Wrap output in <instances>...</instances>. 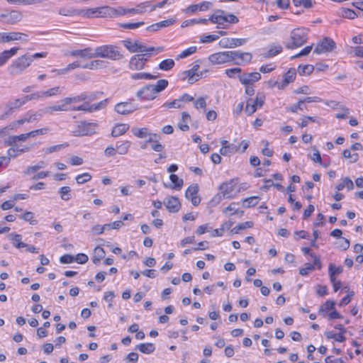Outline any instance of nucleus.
Instances as JSON below:
<instances>
[{
	"label": "nucleus",
	"mask_w": 363,
	"mask_h": 363,
	"mask_svg": "<svg viewBox=\"0 0 363 363\" xmlns=\"http://www.w3.org/2000/svg\"><path fill=\"white\" fill-rule=\"evenodd\" d=\"M79 10H75L72 8L69 7H63L60 8L58 11V13L62 16H79Z\"/></svg>",
	"instance_id": "obj_44"
},
{
	"label": "nucleus",
	"mask_w": 363,
	"mask_h": 363,
	"mask_svg": "<svg viewBox=\"0 0 363 363\" xmlns=\"http://www.w3.org/2000/svg\"><path fill=\"white\" fill-rule=\"evenodd\" d=\"M189 120L190 115L186 112H183L182 113V121H180L178 124L179 129L182 131H187L189 129V127L187 124V122Z\"/></svg>",
	"instance_id": "obj_39"
},
{
	"label": "nucleus",
	"mask_w": 363,
	"mask_h": 363,
	"mask_svg": "<svg viewBox=\"0 0 363 363\" xmlns=\"http://www.w3.org/2000/svg\"><path fill=\"white\" fill-rule=\"evenodd\" d=\"M235 184L234 180H231L220 186V194L224 199H232L236 195Z\"/></svg>",
	"instance_id": "obj_14"
},
{
	"label": "nucleus",
	"mask_w": 363,
	"mask_h": 363,
	"mask_svg": "<svg viewBox=\"0 0 363 363\" xmlns=\"http://www.w3.org/2000/svg\"><path fill=\"white\" fill-rule=\"evenodd\" d=\"M23 104H25V102L23 99H18L13 101L7 103L5 108V112L0 118L4 119L6 116L12 113L15 109L19 108Z\"/></svg>",
	"instance_id": "obj_20"
},
{
	"label": "nucleus",
	"mask_w": 363,
	"mask_h": 363,
	"mask_svg": "<svg viewBox=\"0 0 363 363\" xmlns=\"http://www.w3.org/2000/svg\"><path fill=\"white\" fill-rule=\"evenodd\" d=\"M258 203V197L252 196L242 200V206L245 208H250Z\"/></svg>",
	"instance_id": "obj_55"
},
{
	"label": "nucleus",
	"mask_w": 363,
	"mask_h": 363,
	"mask_svg": "<svg viewBox=\"0 0 363 363\" xmlns=\"http://www.w3.org/2000/svg\"><path fill=\"white\" fill-rule=\"evenodd\" d=\"M168 81L167 79H160L155 84H152L153 86L154 91L156 94L163 91L168 86Z\"/></svg>",
	"instance_id": "obj_45"
},
{
	"label": "nucleus",
	"mask_w": 363,
	"mask_h": 363,
	"mask_svg": "<svg viewBox=\"0 0 363 363\" xmlns=\"http://www.w3.org/2000/svg\"><path fill=\"white\" fill-rule=\"evenodd\" d=\"M30 65L31 57H29V55L25 54L13 60L7 70L10 75L16 77L22 74Z\"/></svg>",
	"instance_id": "obj_1"
},
{
	"label": "nucleus",
	"mask_w": 363,
	"mask_h": 363,
	"mask_svg": "<svg viewBox=\"0 0 363 363\" xmlns=\"http://www.w3.org/2000/svg\"><path fill=\"white\" fill-rule=\"evenodd\" d=\"M104 57L112 60H118L123 58L117 47L111 45H106L97 47L94 50V57Z\"/></svg>",
	"instance_id": "obj_2"
},
{
	"label": "nucleus",
	"mask_w": 363,
	"mask_h": 363,
	"mask_svg": "<svg viewBox=\"0 0 363 363\" xmlns=\"http://www.w3.org/2000/svg\"><path fill=\"white\" fill-rule=\"evenodd\" d=\"M91 101V98L89 97L86 94H82L78 96H75L73 97H66L61 100L62 104L57 105V106H60L63 108V110H60V111H67L69 108H67V105L71 104L72 103H77L82 101Z\"/></svg>",
	"instance_id": "obj_13"
},
{
	"label": "nucleus",
	"mask_w": 363,
	"mask_h": 363,
	"mask_svg": "<svg viewBox=\"0 0 363 363\" xmlns=\"http://www.w3.org/2000/svg\"><path fill=\"white\" fill-rule=\"evenodd\" d=\"M62 89H63L60 86H55V87L49 89L47 91H42L43 97L45 98V97H50V96H56L57 94H61V92L62 91Z\"/></svg>",
	"instance_id": "obj_47"
},
{
	"label": "nucleus",
	"mask_w": 363,
	"mask_h": 363,
	"mask_svg": "<svg viewBox=\"0 0 363 363\" xmlns=\"http://www.w3.org/2000/svg\"><path fill=\"white\" fill-rule=\"evenodd\" d=\"M335 305V302L334 301L328 300L320 306L319 313H323L324 312L333 310L334 309Z\"/></svg>",
	"instance_id": "obj_58"
},
{
	"label": "nucleus",
	"mask_w": 363,
	"mask_h": 363,
	"mask_svg": "<svg viewBox=\"0 0 363 363\" xmlns=\"http://www.w3.org/2000/svg\"><path fill=\"white\" fill-rule=\"evenodd\" d=\"M129 129V125L121 123L114 126L112 130L111 135L113 138L119 137L125 133Z\"/></svg>",
	"instance_id": "obj_32"
},
{
	"label": "nucleus",
	"mask_w": 363,
	"mask_h": 363,
	"mask_svg": "<svg viewBox=\"0 0 363 363\" xmlns=\"http://www.w3.org/2000/svg\"><path fill=\"white\" fill-rule=\"evenodd\" d=\"M335 41L330 38H324L323 40L318 43L314 49V52L316 54H322L325 52H331L335 48Z\"/></svg>",
	"instance_id": "obj_9"
},
{
	"label": "nucleus",
	"mask_w": 363,
	"mask_h": 363,
	"mask_svg": "<svg viewBox=\"0 0 363 363\" xmlns=\"http://www.w3.org/2000/svg\"><path fill=\"white\" fill-rule=\"evenodd\" d=\"M99 18H114L116 11L114 8L108 6L99 7Z\"/></svg>",
	"instance_id": "obj_34"
},
{
	"label": "nucleus",
	"mask_w": 363,
	"mask_h": 363,
	"mask_svg": "<svg viewBox=\"0 0 363 363\" xmlns=\"http://www.w3.org/2000/svg\"><path fill=\"white\" fill-rule=\"evenodd\" d=\"M78 13L84 18H99V7L81 9Z\"/></svg>",
	"instance_id": "obj_30"
},
{
	"label": "nucleus",
	"mask_w": 363,
	"mask_h": 363,
	"mask_svg": "<svg viewBox=\"0 0 363 363\" xmlns=\"http://www.w3.org/2000/svg\"><path fill=\"white\" fill-rule=\"evenodd\" d=\"M212 6V3L210 1H203L198 4H193L190 5L189 7H187L185 10L186 12H191L195 13L198 10L200 11H204L208 9H209Z\"/></svg>",
	"instance_id": "obj_26"
},
{
	"label": "nucleus",
	"mask_w": 363,
	"mask_h": 363,
	"mask_svg": "<svg viewBox=\"0 0 363 363\" xmlns=\"http://www.w3.org/2000/svg\"><path fill=\"white\" fill-rule=\"evenodd\" d=\"M314 70V67L311 65H299L298 72L300 75H309Z\"/></svg>",
	"instance_id": "obj_52"
},
{
	"label": "nucleus",
	"mask_w": 363,
	"mask_h": 363,
	"mask_svg": "<svg viewBox=\"0 0 363 363\" xmlns=\"http://www.w3.org/2000/svg\"><path fill=\"white\" fill-rule=\"evenodd\" d=\"M325 335L328 339H334L337 342H342L345 340V337L342 333H334L332 331H326Z\"/></svg>",
	"instance_id": "obj_48"
},
{
	"label": "nucleus",
	"mask_w": 363,
	"mask_h": 363,
	"mask_svg": "<svg viewBox=\"0 0 363 363\" xmlns=\"http://www.w3.org/2000/svg\"><path fill=\"white\" fill-rule=\"evenodd\" d=\"M240 82L245 85H250L261 79V74L259 72H251L238 75Z\"/></svg>",
	"instance_id": "obj_19"
},
{
	"label": "nucleus",
	"mask_w": 363,
	"mask_h": 363,
	"mask_svg": "<svg viewBox=\"0 0 363 363\" xmlns=\"http://www.w3.org/2000/svg\"><path fill=\"white\" fill-rule=\"evenodd\" d=\"M283 82L279 84L275 82L278 85L279 89H284L289 84L293 82L296 78V70L295 69H289L283 76Z\"/></svg>",
	"instance_id": "obj_22"
},
{
	"label": "nucleus",
	"mask_w": 363,
	"mask_h": 363,
	"mask_svg": "<svg viewBox=\"0 0 363 363\" xmlns=\"http://www.w3.org/2000/svg\"><path fill=\"white\" fill-rule=\"evenodd\" d=\"M70 191L71 188L69 186L61 187L59 190L61 199L64 201H69L71 199Z\"/></svg>",
	"instance_id": "obj_56"
},
{
	"label": "nucleus",
	"mask_w": 363,
	"mask_h": 363,
	"mask_svg": "<svg viewBox=\"0 0 363 363\" xmlns=\"http://www.w3.org/2000/svg\"><path fill=\"white\" fill-rule=\"evenodd\" d=\"M43 92L42 91H36L35 93H33L31 94H29V95H26L25 96L23 99L25 102V104L28 101H31V100H39L40 99H43Z\"/></svg>",
	"instance_id": "obj_61"
},
{
	"label": "nucleus",
	"mask_w": 363,
	"mask_h": 363,
	"mask_svg": "<svg viewBox=\"0 0 363 363\" xmlns=\"http://www.w3.org/2000/svg\"><path fill=\"white\" fill-rule=\"evenodd\" d=\"M138 98L142 100H152L156 98L157 94L152 84H148L140 89L136 94Z\"/></svg>",
	"instance_id": "obj_16"
},
{
	"label": "nucleus",
	"mask_w": 363,
	"mask_h": 363,
	"mask_svg": "<svg viewBox=\"0 0 363 363\" xmlns=\"http://www.w3.org/2000/svg\"><path fill=\"white\" fill-rule=\"evenodd\" d=\"M138 109V107L132 103V100L118 103L114 111L121 115H128Z\"/></svg>",
	"instance_id": "obj_12"
},
{
	"label": "nucleus",
	"mask_w": 363,
	"mask_h": 363,
	"mask_svg": "<svg viewBox=\"0 0 363 363\" xmlns=\"http://www.w3.org/2000/svg\"><path fill=\"white\" fill-rule=\"evenodd\" d=\"M46 164L44 161L39 162L36 165L30 166L27 168V169L25 171V174H30L33 172H35L38 171V169L41 168H44L45 167Z\"/></svg>",
	"instance_id": "obj_59"
},
{
	"label": "nucleus",
	"mask_w": 363,
	"mask_h": 363,
	"mask_svg": "<svg viewBox=\"0 0 363 363\" xmlns=\"http://www.w3.org/2000/svg\"><path fill=\"white\" fill-rule=\"evenodd\" d=\"M242 72V69L240 67H234L230 69H227L225 71V74L230 77V78H235L237 75H240V72Z\"/></svg>",
	"instance_id": "obj_63"
},
{
	"label": "nucleus",
	"mask_w": 363,
	"mask_h": 363,
	"mask_svg": "<svg viewBox=\"0 0 363 363\" xmlns=\"http://www.w3.org/2000/svg\"><path fill=\"white\" fill-rule=\"evenodd\" d=\"M174 65H175L174 61L172 59H167V60H162L160 63L159 68L161 70L169 71L173 68Z\"/></svg>",
	"instance_id": "obj_49"
},
{
	"label": "nucleus",
	"mask_w": 363,
	"mask_h": 363,
	"mask_svg": "<svg viewBox=\"0 0 363 363\" xmlns=\"http://www.w3.org/2000/svg\"><path fill=\"white\" fill-rule=\"evenodd\" d=\"M13 40L26 42L28 35L20 32L0 33V43H9Z\"/></svg>",
	"instance_id": "obj_11"
},
{
	"label": "nucleus",
	"mask_w": 363,
	"mask_h": 363,
	"mask_svg": "<svg viewBox=\"0 0 363 363\" xmlns=\"http://www.w3.org/2000/svg\"><path fill=\"white\" fill-rule=\"evenodd\" d=\"M97 126L98 124L96 123L82 121L77 125L75 130L72 131V135L76 137L91 135L96 133Z\"/></svg>",
	"instance_id": "obj_5"
},
{
	"label": "nucleus",
	"mask_w": 363,
	"mask_h": 363,
	"mask_svg": "<svg viewBox=\"0 0 363 363\" xmlns=\"http://www.w3.org/2000/svg\"><path fill=\"white\" fill-rule=\"evenodd\" d=\"M145 66V60L138 54L133 55L129 61V68L131 70H141Z\"/></svg>",
	"instance_id": "obj_21"
},
{
	"label": "nucleus",
	"mask_w": 363,
	"mask_h": 363,
	"mask_svg": "<svg viewBox=\"0 0 363 363\" xmlns=\"http://www.w3.org/2000/svg\"><path fill=\"white\" fill-rule=\"evenodd\" d=\"M198 192L199 185L193 184L188 187L185 193V197L191 200L194 206H198L201 202V199L198 196Z\"/></svg>",
	"instance_id": "obj_17"
},
{
	"label": "nucleus",
	"mask_w": 363,
	"mask_h": 363,
	"mask_svg": "<svg viewBox=\"0 0 363 363\" xmlns=\"http://www.w3.org/2000/svg\"><path fill=\"white\" fill-rule=\"evenodd\" d=\"M157 78V76L152 75L150 73H145V72H140V73H135L131 75V79L133 80H138V79H155Z\"/></svg>",
	"instance_id": "obj_42"
},
{
	"label": "nucleus",
	"mask_w": 363,
	"mask_h": 363,
	"mask_svg": "<svg viewBox=\"0 0 363 363\" xmlns=\"http://www.w3.org/2000/svg\"><path fill=\"white\" fill-rule=\"evenodd\" d=\"M339 14L340 16L349 19H354L358 16V15L353 10L346 8L342 9Z\"/></svg>",
	"instance_id": "obj_50"
},
{
	"label": "nucleus",
	"mask_w": 363,
	"mask_h": 363,
	"mask_svg": "<svg viewBox=\"0 0 363 363\" xmlns=\"http://www.w3.org/2000/svg\"><path fill=\"white\" fill-rule=\"evenodd\" d=\"M252 226H253L252 222L247 221V222L237 225L235 227H234L231 230V233L233 234H238L240 230L252 228Z\"/></svg>",
	"instance_id": "obj_51"
},
{
	"label": "nucleus",
	"mask_w": 363,
	"mask_h": 363,
	"mask_svg": "<svg viewBox=\"0 0 363 363\" xmlns=\"http://www.w3.org/2000/svg\"><path fill=\"white\" fill-rule=\"evenodd\" d=\"M345 187H347L348 190H352L354 189L353 182L348 177H345L342 179V182L337 184L335 189L337 191L342 190Z\"/></svg>",
	"instance_id": "obj_40"
},
{
	"label": "nucleus",
	"mask_w": 363,
	"mask_h": 363,
	"mask_svg": "<svg viewBox=\"0 0 363 363\" xmlns=\"http://www.w3.org/2000/svg\"><path fill=\"white\" fill-rule=\"evenodd\" d=\"M230 62L233 61L235 65H240L250 62L252 56L250 52H242L240 51H230Z\"/></svg>",
	"instance_id": "obj_10"
},
{
	"label": "nucleus",
	"mask_w": 363,
	"mask_h": 363,
	"mask_svg": "<svg viewBox=\"0 0 363 363\" xmlns=\"http://www.w3.org/2000/svg\"><path fill=\"white\" fill-rule=\"evenodd\" d=\"M264 103V96L263 95L257 94L255 99H249L247 101L245 107V112L247 115L253 114L257 108H261Z\"/></svg>",
	"instance_id": "obj_8"
},
{
	"label": "nucleus",
	"mask_w": 363,
	"mask_h": 363,
	"mask_svg": "<svg viewBox=\"0 0 363 363\" xmlns=\"http://www.w3.org/2000/svg\"><path fill=\"white\" fill-rule=\"evenodd\" d=\"M32 147H33L32 145L30 146H26L23 148H21V149H18V148L16 149L13 147H11L8 150L7 154L10 158L16 157L21 153H24V152L30 151Z\"/></svg>",
	"instance_id": "obj_36"
},
{
	"label": "nucleus",
	"mask_w": 363,
	"mask_h": 363,
	"mask_svg": "<svg viewBox=\"0 0 363 363\" xmlns=\"http://www.w3.org/2000/svg\"><path fill=\"white\" fill-rule=\"evenodd\" d=\"M123 45L130 52H143L145 51H156V53H160L164 50L163 47H147L143 45L141 42L135 40L132 42L130 40H123Z\"/></svg>",
	"instance_id": "obj_4"
},
{
	"label": "nucleus",
	"mask_w": 363,
	"mask_h": 363,
	"mask_svg": "<svg viewBox=\"0 0 363 363\" xmlns=\"http://www.w3.org/2000/svg\"><path fill=\"white\" fill-rule=\"evenodd\" d=\"M291 41L286 44L287 49H294L303 45L307 41V30L305 28H296L291 32Z\"/></svg>",
	"instance_id": "obj_3"
},
{
	"label": "nucleus",
	"mask_w": 363,
	"mask_h": 363,
	"mask_svg": "<svg viewBox=\"0 0 363 363\" xmlns=\"http://www.w3.org/2000/svg\"><path fill=\"white\" fill-rule=\"evenodd\" d=\"M208 60L213 65H220L230 62V51L213 53L208 57Z\"/></svg>",
	"instance_id": "obj_15"
},
{
	"label": "nucleus",
	"mask_w": 363,
	"mask_h": 363,
	"mask_svg": "<svg viewBox=\"0 0 363 363\" xmlns=\"http://www.w3.org/2000/svg\"><path fill=\"white\" fill-rule=\"evenodd\" d=\"M342 155L346 159H350V162H356L359 159V155L357 153L352 154L350 150H345Z\"/></svg>",
	"instance_id": "obj_60"
},
{
	"label": "nucleus",
	"mask_w": 363,
	"mask_h": 363,
	"mask_svg": "<svg viewBox=\"0 0 363 363\" xmlns=\"http://www.w3.org/2000/svg\"><path fill=\"white\" fill-rule=\"evenodd\" d=\"M196 51V47L191 46L189 48L182 51L177 57V60L182 59L192 54H194Z\"/></svg>",
	"instance_id": "obj_62"
},
{
	"label": "nucleus",
	"mask_w": 363,
	"mask_h": 363,
	"mask_svg": "<svg viewBox=\"0 0 363 363\" xmlns=\"http://www.w3.org/2000/svg\"><path fill=\"white\" fill-rule=\"evenodd\" d=\"M136 349H138L142 353L149 354L155 351V347L152 343H141L136 346Z\"/></svg>",
	"instance_id": "obj_37"
},
{
	"label": "nucleus",
	"mask_w": 363,
	"mask_h": 363,
	"mask_svg": "<svg viewBox=\"0 0 363 363\" xmlns=\"http://www.w3.org/2000/svg\"><path fill=\"white\" fill-rule=\"evenodd\" d=\"M60 110H63L62 106H57V105L46 106L42 108L38 109L33 114H27L28 120L27 123H31L35 121L40 119L43 116L46 114L52 115L54 112L60 111Z\"/></svg>",
	"instance_id": "obj_6"
},
{
	"label": "nucleus",
	"mask_w": 363,
	"mask_h": 363,
	"mask_svg": "<svg viewBox=\"0 0 363 363\" xmlns=\"http://www.w3.org/2000/svg\"><path fill=\"white\" fill-rule=\"evenodd\" d=\"M132 133L135 136L139 138H145L147 137L148 135H150V133L148 132V129L147 128H133Z\"/></svg>",
	"instance_id": "obj_46"
},
{
	"label": "nucleus",
	"mask_w": 363,
	"mask_h": 363,
	"mask_svg": "<svg viewBox=\"0 0 363 363\" xmlns=\"http://www.w3.org/2000/svg\"><path fill=\"white\" fill-rule=\"evenodd\" d=\"M306 106L303 104L301 100H299L296 104H294L289 107H286V109L287 111H291L292 113H297L298 110L303 111L306 108Z\"/></svg>",
	"instance_id": "obj_54"
},
{
	"label": "nucleus",
	"mask_w": 363,
	"mask_h": 363,
	"mask_svg": "<svg viewBox=\"0 0 363 363\" xmlns=\"http://www.w3.org/2000/svg\"><path fill=\"white\" fill-rule=\"evenodd\" d=\"M8 238L10 240L13 244V245L16 248H22L24 247H28V245L23 242L21 241L22 236L21 235L16 234V233H10L8 235Z\"/></svg>",
	"instance_id": "obj_31"
},
{
	"label": "nucleus",
	"mask_w": 363,
	"mask_h": 363,
	"mask_svg": "<svg viewBox=\"0 0 363 363\" xmlns=\"http://www.w3.org/2000/svg\"><path fill=\"white\" fill-rule=\"evenodd\" d=\"M240 150V147L235 145V144L231 143L227 147H222L219 152L220 155L223 156H229L237 152Z\"/></svg>",
	"instance_id": "obj_35"
},
{
	"label": "nucleus",
	"mask_w": 363,
	"mask_h": 363,
	"mask_svg": "<svg viewBox=\"0 0 363 363\" xmlns=\"http://www.w3.org/2000/svg\"><path fill=\"white\" fill-rule=\"evenodd\" d=\"M169 179L172 184H174L173 186H170L172 189L179 190L181 189L184 184V181L182 179L179 178L177 175L174 174H170Z\"/></svg>",
	"instance_id": "obj_43"
},
{
	"label": "nucleus",
	"mask_w": 363,
	"mask_h": 363,
	"mask_svg": "<svg viewBox=\"0 0 363 363\" xmlns=\"http://www.w3.org/2000/svg\"><path fill=\"white\" fill-rule=\"evenodd\" d=\"M18 47H13L0 53V67L4 66L9 59L16 55L18 51Z\"/></svg>",
	"instance_id": "obj_25"
},
{
	"label": "nucleus",
	"mask_w": 363,
	"mask_h": 363,
	"mask_svg": "<svg viewBox=\"0 0 363 363\" xmlns=\"http://www.w3.org/2000/svg\"><path fill=\"white\" fill-rule=\"evenodd\" d=\"M91 179V175L89 173H84L76 177V181L79 184H84Z\"/></svg>",
	"instance_id": "obj_64"
},
{
	"label": "nucleus",
	"mask_w": 363,
	"mask_h": 363,
	"mask_svg": "<svg viewBox=\"0 0 363 363\" xmlns=\"http://www.w3.org/2000/svg\"><path fill=\"white\" fill-rule=\"evenodd\" d=\"M208 20L211 21L213 23L217 24V28H219L220 25H223L225 23L226 18L225 17V11L223 10L218 9Z\"/></svg>",
	"instance_id": "obj_24"
},
{
	"label": "nucleus",
	"mask_w": 363,
	"mask_h": 363,
	"mask_svg": "<svg viewBox=\"0 0 363 363\" xmlns=\"http://www.w3.org/2000/svg\"><path fill=\"white\" fill-rule=\"evenodd\" d=\"M174 3V1L171 0H163L157 4H152V1H147L143 2V4L140 6L143 8H150V11H153L156 9V8H162L165 5H170Z\"/></svg>",
	"instance_id": "obj_28"
},
{
	"label": "nucleus",
	"mask_w": 363,
	"mask_h": 363,
	"mask_svg": "<svg viewBox=\"0 0 363 363\" xmlns=\"http://www.w3.org/2000/svg\"><path fill=\"white\" fill-rule=\"evenodd\" d=\"M23 15L21 12L13 10L9 13L0 15V22L4 24L14 25L21 21Z\"/></svg>",
	"instance_id": "obj_7"
},
{
	"label": "nucleus",
	"mask_w": 363,
	"mask_h": 363,
	"mask_svg": "<svg viewBox=\"0 0 363 363\" xmlns=\"http://www.w3.org/2000/svg\"><path fill=\"white\" fill-rule=\"evenodd\" d=\"M8 3L12 4H23V5H33L40 4L43 0H6Z\"/></svg>",
	"instance_id": "obj_53"
},
{
	"label": "nucleus",
	"mask_w": 363,
	"mask_h": 363,
	"mask_svg": "<svg viewBox=\"0 0 363 363\" xmlns=\"http://www.w3.org/2000/svg\"><path fill=\"white\" fill-rule=\"evenodd\" d=\"M229 41V48H236L244 45L247 42L246 38H231L228 39Z\"/></svg>",
	"instance_id": "obj_57"
},
{
	"label": "nucleus",
	"mask_w": 363,
	"mask_h": 363,
	"mask_svg": "<svg viewBox=\"0 0 363 363\" xmlns=\"http://www.w3.org/2000/svg\"><path fill=\"white\" fill-rule=\"evenodd\" d=\"M163 203L170 213H177L181 208L180 201L176 196H169L165 199Z\"/></svg>",
	"instance_id": "obj_18"
},
{
	"label": "nucleus",
	"mask_w": 363,
	"mask_h": 363,
	"mask_svg": "<svg viewBox=\"0 0 363 363\" xmlns=\"http://www.w3.org/2000/svg\"><path fill=\"white\" fill-rule=\"evenodd\" d=\"M175 19L169 18L156 23H154L147 28V30L155 32L159 30L160 28L168 27L175 22Z\"/></svg>",
	"instance_id": "obj_27"
},
{
	"label": "nucleus",
	"mask_w": 363,
	"mask_h": 363,
	"mask_svg": "<svg viewBox=\"0 0 363 363\" xmlns=\"http://www.w3.org/2000/svg\"><path fill=\"white\" fill-rule=\"evenodd\" d=\"M106 252L104 250V248L97 246L94 250V255L91 258L92 262L95 264H99L101 262V259H103L105 257Z\"/></svg>",
	"instance_id": "obj_33"
},
{
	"label": "nucleus",
	"mask_w": 363,
	"mask_h": 363,
	"mask_svg": "<svg viewBox=\"0 0 363 363\" xmlns=\"http://www.w3.org/2000/svg\"><path fill=\"white\" fill-rule=\"evenodd\" d=\"M282 51V47L281 45H273L269 48L267 52L263 54L264 57L270 58L272 57Z\"/></svg>",
	"instance_id": "obj_41"
},
{
	"label": "nucleus",
	"mask_w": 363,
	"mask_h": 363,
	"mask_svg": "<svg viewBox=\"0 0 363 363\" xmlns=\"http://www.w3.org/2000/svg\"><path fill=\"white\" fill-rule=\"evenodd\" d=\"M182 80H186L188 79L189 83L193 84L199 80V79L201 77V73L199 74L197 72H194L191 69H190L189 70L184 71L182 73Z\"/></svg>",
	"instance_id": "obj_29"
},
{
	"label": "nucleus",
	"mask_w": 363,
	"mask_h": 363,
	"mask_svg": "<svg viewBox=\"0 0 363 363\" xmlns=\"http://www.w3.org/2000/svg\"><path fill=\"white\" fill-rule=\"evenodd\" d=\"M131 145V142L125 140L120 144H116V152L121 155H126L128 152L129 148Z\"/></svg>",
	"instance_id": "obj_38"
},
{
	"label": "nucleus",
	"mask_w": 363,
	"mask_h": 363,
	"mask_svg": "<svg viewBox=\"0 0 363 363\" xmlns=\"http://www.w3.org/2000/svg\"><path fill=\"white\" fill-rule=\"evenodd\" d=\"M67 55H72L73 57H80L82 58H94V50L91 48H86L83 50H75L70 51Z\"/></svg>",
	"instance_id": "obj_23"
}]
</instances>
